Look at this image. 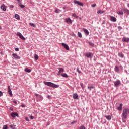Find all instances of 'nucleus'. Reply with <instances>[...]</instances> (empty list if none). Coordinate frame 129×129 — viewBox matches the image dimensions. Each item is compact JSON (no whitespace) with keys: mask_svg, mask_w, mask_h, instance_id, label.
<instances>
[{"mask_svg":"<svg viewBox=\"0 0 129 129\" xmlns=\"http://www.w3.org/2000/svg\"><path fill=\"white\" fill-rule=\"evenodd\" d=\"M43 83L45 85L49 86V87H53V88H58V87H59V85L54 84V83H52L51 82L44 81Z\"/></svg>","mask_w":129,"mask_h":129,"instance_id":"nucleus-1","label":"nucleus"},{"mask_svg":"<svg viewBox=\"0 0 129 129\" xmlns=\"http://www.w3.org/2000/svg\"><path fill=\"white\" fill-rule=\"evenodd\" d=\"M129 113V109L126 108L123 110L122 114V117L126 119L127 118V114Z\"/></svg>","mask_w":129,"mask_h":129,"instance_id":"nucleus-2","label":"nucleus"},{"mask_svg":"<svg viewBox=\"0 0 129 129\" xmlns=\"http://www.w3.org/2000/svg\"><path fill=\"white\" fill-rule=\"evenodd\" d=\"M85 56L89 59H92V57H93V54L91 52H88L85 54Z\"/></svg>","mask_w":129,"mask_h":129,"instance_id":"nucleus-3","label":"nucleus"},{"mask_svg":"<svg viewBox=\"0 0 129 129\" xmlns=\"http://www.w3.org/2000/svg\"><path fill=\"white\" fill-rule=\"evenodd\" d=\"M120 84H121V82H120V80H116L114 83V86L115 87H118Z\"/></svg>","mask_w":129,"mask_h":129,"instance_id":"nucleus-4","label":"nucleus"},{"mask_svg":"<svg viewBox=\"0 0 129 129\" xmlns=\"http://www.w3.org/2000/svg\"><path fill=\"white\" fill-rule=\"evenodd\" d=\"M17 36H18L20 38V39H21L22 40H26V38L23 36V35H22V34H21V33L20 32H17Z\"/></svg>","mask_w":129,"mask_h":129,"instance_id":"nucleus-5","label":"nucleus"},{"mask_svg":"<svg viewBox=\"0 0 129 129\" xmlns=\"http://www.w3.org/2000/svg\"><path fill=\"white\" fill-rule=\"evenodd\" d=\"M11 115L12 117H13V118H15L16 116H17V117H19V114L17 112H12Z\"/></svg>","mask_w":129,"mask_h":129,"instance_id":"nucleus-6","label":"nucleus"},{"mask_svg":"<svg viewBox=\"0 0 129 129\" xmlns=\"http://www.w3.org/2000/svg\"><path fill=\"white\" fill-rule=\"evenodd\" d=\"M61 45H62V46H63V47L64 48V49H66V50H67V51H69V50H70L69 46H68V45H67V44H66L65 43H62Z\"/></svg>","mask_w":129,"mask_h":129,"instance_id":"nucleus-7","label":"nucleus"},{"mask_svg":"<svg viewBox=\"0 0 129 129\" xmlns=\"http://www.w3.org/2000/svg\"><path fill=\"white\" fill-rule=\"evenodd\" d=\"M8 93L9 94V95H10V96L12 97L13 96V94L12 93V90H11V87H10V86H8Z\"/></svg>","mask_w":129,"mask_h":129,"instance_id":"nucleus-8","label":"nucleus"},{"mask_svg":"<svg viewBox=\"0 0 129 129\" xmlns=\"http://www.w3.org/2000/svg\"><path fill=\"white\" fill-rule=\"evenodd\" d=\"M65 22L66 23H69L70 24H72V21L70 18H66L65 19Z\"/></svg>","mask_w":129,"mask_h":129,"instance_id":"nucleus-9","label":"nucleus"},{"mask_svg":"<svg viewBox=\"0 0 129 129\" xmlns=\"http://www.w3.org/2000/svg\"><path fill=\"white\" fill-rule=\"evenodd\" d=\"M13 57H14V58H15V59H21V57H20V56H19L18 55H17V54L16 53H13L12 54Z\"/></svg>","mask_w":129,"mask_h":129,"instance_id":"nucleus-10","label":"nucleus"},{"mask_svg":"<svg viewBox=\"0 0 129 129\" xmlns=\"http://www.w3.org/2000/svg\"><path fill=\"white\" fill-rule=\"evenodd\" d=\"M123 42H125L126 43H128L129 42V38L127 37H123L122 38Z\"/></svg>","mask_w":129,"mask_h":129,"instance_id":"nucleus-11","label":"nucleus"},{"mask_svg":"<svg viewBox=\"0 0 129 129\" xmlns=\"http://www.w3.org/2000/svg\"><path fill=\"white\" fill-rule=\"evenodd\" d=\"M83 31H84V33L86 34V36H88V35H89V32L88 30H87V29L83 28Z\"/></svg>","mask_w":129,"mask_h":129,"instance_id":"nucleus-12","label":"nucleus"},{"mask_svg":"<svg viewBox=\"0 0 129 129\" xmlns=\"http://www.w3.org/2000/svg\"><path fill=\"white\" fill-rule=\"evenodd\" d=\"M122 106H123V104H122V103L120 104L118 107V110L121 111V110H122Z\"/></svg>","mask_w":129,"mask_h":129,"instance_id":"nucleus-13","label":"nucleus"},{"mask_svg":"<svg viewBox=\"0 0 129 129\" xmlns=\"http://www.w3.org/2000/svg\"><path fill=\"white\" fill-rule=\"evenodd\" d=\"M110 18L111 22H115L117 20L116 18L113 16H110Z\"/></svg>","mask_w":129,"mask_h":129,"instance_id":"nucleus-14","label":"nucleus"},{"mask_svg":"<svg viewBox=\"0 0 129 129\" xmlns=\"http://www.w3.org/2000/svg\"><path fill=\"white\" fill-rule=\"evenodd\" d=\"M1 9L4 11H6L7 10V9H6V6L5 5V4H3L1 6Z\"/></svg>","mask_w":129,"mask_h":129,"instance_id":"nucleus-15","label":"nucleus"},{"mask_svg":"<svg viewBox=\"0 0 129 129\" xmlns=\"http://www.w3.org/2000/svg\"><path fill=\"white\" fill-rule=\"evenodd\" d=\"M74 99H78V95L76 93H74L73 95Z\"/></svg>","mask_w":129,"mask_h":129,"instance_id":"nucleus-16","label":"nucleus"},{"mask_svg":"<svg viewBox=\"0 0 129 129\" xmlns=\"http://www.w3.org/2000/svg\"><path fill=\"white\" fill-rule=\"evenodd\" d=\"M24 71L25 72H27V73H30L31 71V69L28 68H26L24 69Z\"/></svg>","mask_w":129,"mask_h":129,"instance_id":"nucleus-17","label":"nucleus"},{"mask_svg":"<svg viewBox=\"0 0 129 129\" xmlns=\"http://www.w3.org/2000/svg\"><path fill=\"white\" fill-rule=\"evenodd\" d=\"M74 4H76L77 5H79V6H81V2H80L78 1L75 0L74 1Z\"/></svg>","mask_w":129,"mask_h":129,"instance_id":"nucleus-18","label":"nucleus"},{"mask_svg":"<svg viewBox=\"0 0 129 129\" xmlns=\"http://www.w3.org/2000/svg\"><path fill=\"white\" fill-rule=\"evenodd\" d=\"M58 71L59 72V73H63V72H64L65 70H64V69L62 68H58Z\"/></svg>","mask_w":129,"mask_h":129,"instance_id":"nucleus-19","label":"nucleus"},{"mask_svg":"<svg viewBox=\"0 0 129 129\" xmlns=\"http://www.w3.org/2000/svg\"><path fill=\"white\" fill-rule=\"evenodd\" d=\"M123 11L124 12V13H125V14H127V15H129V10L128 9L125 8V9H123Z\"/></svg>","mask_w":129,"mask_h":129,"instance_id":"nucleus-20","label":"nucleus"},{"mask_svg":"<svg viewBox=\"0 0 129 129\" xmlns=\"http://www.w3.org/2000/svg\"><path fill=\"white\" fill-rule=\"evenodd\" d=\"M104 13H105V11H103V10H98L97 11V14H104Z\"/></svg>","mask_w":129,"mask_h":129,"instance_id":"nucleus-21","label":"nucleus"},{"mask_svg":"<svg viewBox=\"0 0 129 129\" xmlns=\"http://www.w3.org/2000/svg\"><path fill=\"white\" fill-rule=\"evenodd\" d=\"M105 118L107 119L108 120H111V115H106L105 116Z\"/></svg>","mask_w":129,"mask_h":129,"instance_id":"nucleus-22","label":"nucleus"},{"mask_svg":"<svg viewBox=\"0 0 129 129\" xmlns=\"http://www.w3.org/2000/svg\"><path fill=\"white\" fill-rule=\"evenodd\" d=\"M61 76H62V77H65V78H68V76L66 73L61 74Z\"/></svg>","mask_w":129,"mask_h":129,"instance_id":"nucleus-23","label":"nucleus"},{"mask_svg":"<svg viewBox=\"0 0 129 129\" xmlns=\"http://www.w3.org/2000/svg\"><path fill=\"white\" fill-rule=\"evenodd\" d=\"M15 18L16 19V20H20V16H19L18 14L15 15Z\"/></svg>","mask_w":129,"mask_h":129,"instance_id":"nucleus-24","label":"nucleus"},{"mask_svg":"<svg viewBox=\"0 0 129 129\" xmlns=\"http://www.w3.org/2000/svg\"><path fill=\"white\" fill-rule=\"evenodd\" d=\"M115 71H116V72H118V71H119V68H118V67L117 66H115Z\"/></svg>","mask_w":129,"mask_h":129,"instance_id":"nucleus-25","label":"nucleus"},{"mask_svg":"<svg viewBox=\"0 0 129 129\" xmlns=\"http://www.w3.org/2000/svg\"><path fill=\"white\" fill-rule=\"evenodd\" d=\"M88 89H90V90H91V89H93V88H95V87L93 86H88Z\"/></svg>","mask_w":129,"mask_h":129,"instance_id":"nucleus-26","label":"nucleus"},{"mask_svg":"<svg viewBox=\"0 0 129 129\" xmlns=\"http://www.w3.org/2000/svg\"><path fill=\"white\" fill-rule=\"evenodd\" d=\"M30 26L31 27H33V28H35L36 27V25H35L34 23H29Z\"/></svg>","mask_w":129,"mask_h":129,"instance_id":"nucleus-27","label":"nucleus"},{"mask_svg":"<svg viewBox=\"0 0 129 129\" xmlns=\"http://www.w3.org/2000/svg\"><path fill=\"white\" fill-rule=\"evenodd\" d=\"M118 55L119 57H120V58H123L124 57L123 54L122 53H119Z\"/></svg>","mask_w":129,"mask_h":129,"instance_id":"nucleus-28","label":"nucleus"},{"mask_svg":"<svg viewBox=\"0 0 129 129\" xmlns=\"http://www.w3.org/2000/svg\"><path fill=\"white\" fill-rule=\"evenodd\" d=\"M38 98L39 100H40V101L43 100V97L42 96H41V95H40L39 96L38 98Z\"/></svg>","mask_w":129,"mask_h":129,"instance_id":"nucleus-29","label":"nucleus"},{"mask_svg":"<svg viewBox=\"0 0 129 129\" xmlns=\"http://www.w3.org/2000/svg\"><path fill=\"white\" fill-rule=\"evenodd\" d=\"M117 13L118 14V15H123V11H118Z\"/></svg>","mask_w":129,"mask_h":129,"instance_id":"nucleus-30","label":"nucleus"},{"mask_svg":"<svg viewBox=\"0 0 129 129\" xmlns=\"http://www.w3.org/2000/svg\"><path fill=\"white\" fill-rule=\"evenodd\" d=\"M10 127L11 129H15V126L14 125H10Z\"/></svg>","mask_w":129,"mask_h":129,"instance_id":"nucleus-31","label":"nucleus"},{"mask_svg":"<svg viewBox=\"0 0 129 129\" xmlns=\"http://www.w3.org/2000/svg\"><path fill=\"white\" fill-rule=\"evenodd\" d=\"M89 45H90V46H91L92 47H93L94 46V44H93V43L91 42H89Z\"/></svg>","mask_w":129,"mask_h":129,"instance_id":"nucleus-32","label":"nucleus"},{"mask_svg":"<svg viewBox=\"0 0 129 129\" xmlns=\"http://www.w3.org/2000/svg\"><path fill=\"white\" fill-rule=\"evenodd\" d=\"M3 129H8V125H4L3 127Z\"/></svg>","mask_w":129,"mask_h":129,"instance_id":"nucleus-33","label":"nucleus"},{"mask_svg":"<svg viewBox=\"0 0 129 129\" xmlns=\"http://www.w3.org/2000/svg\"><path fill=\"white\" fill-rule=\"evenodd\" d=\"M77 122V120H75L71 122V124H74L75 123H76Z\"/></svg>","mask_w":129,"mask_h":129,"instance_id":"nucleus-34","label":"nucleus"},{"mask_svg":"<svg viewBox=\"0 0 129 129\" xmlns=\"http://www.w3.org/2000/svg\"><path fill=\"white\" fill-rule=\"evenodd\" d=\"M35 60H38V59H39V56L37 55H35Z\"/></svg>","mask_w":129,"mask_h":129,"instance_id":"nucleus-35","label":"nucleus"},{"mask_svg":"<svg viewBox=\"0 0 129 129\" xmlns=\"http://www.w3.org/2000/svg\"><path fill=\"white\" fill-rule=\"evenodd\" d=\"M72 16H73V17H74L75 18H78L77 17V15H76V14H73Z\"/></svg>","mask_w":129,"mask_h":129,"instance_id":"nucleus-36","label":"nucleus"},{"mask_svg":"<svg viewBox=\"0 0 129 129\" xmlns=\"http://www.w3.org/2000/svg\"><path fill=\"white\" fill-rule=\"evenodd\" d=\"M19 6H20L21 8H25V5H24L19 4Z\"/></svg>","mask_w":129,"mask_h":129,"instance_id":"nucleus-37","label":"nucleus"},{"mask_svg":"<svg viewBox=\"0 0 129 129\" xmlns=\"http://www.w3.org/2000/svg\"><path fill=\"white\" fill-rule=\"evenodd\" d=\"M78 35L80 38H81V33L78 32Z\"/></svg>","mask_w":129,"mask_h":129,"instance_id":"nucleus-38","label":"nucleus"},{"mask_svg":"<svg viewBox=\"0 0 129 129\" xmlns=\"http://www.w3.org/2000/svg\"><path fill=\"white\" fill-rule=\"evenodd\" d=\"M77 71L78 72V73H81V72L80 71V70H79V68H77Z\"/></svg>","mask_w":129,"mask_h":129,"instance_id":"nucleus-39","label":"nucleus"},{"mask_svg":"<svg viewBox=\"0 0 129 129\" xmlns=\"http://www.w3.org/2000/svg\"><path fill=\"white\" fill-rule=\"evenodd\" d=\"M92 8H95V7H96V4H94L92 5Z\"/></svg>","mask_w":129,"mask_h":129,"instance_id":"nucleus-40","label":"nucleus"},{"mask_svg":"<svg viewBox=\"0 0 129 129\" xmlns=\"http://www.w3.org/2000/svg\"><path fill=\"white\" fill-rule=\"evenodd\" d=\"M29 118H30V119H34V116H29Z\"/></svg>","mask_w":129,"mask_h":129,"instance_id":"nucleus-41","label":"nucleus"},{"mask_svg":"<svg viewBox=\"0 0 129 129\" xmlns=\"http://www.w3.org/2000/svg\"><path fill=\"white\" fill-rule=\"evenodd\" d=\"M35 96H36V97L39 98V96H40V95L38 94H35Z\"/></svg>","mask_w":129,"mask_h":129,"instance_id":"nucleus-42","label":"nucleus"},{"mask_svg":"<svg viewBox=\"0 0 129 129\" xmlns=\"http://www.w3.org/2000/svg\"><path fill=\"white\" fill-rule=\"evenodd\" d=\"M25 120H26V121H30V120H29V118L28 117H26Z\"/></svg>","mask_w":129,"mask_h":129,"instance_id":"nucleus-43","label":"nucleus"},{"mask_svg":"<svg viewBox=\"0 0 129 129\" xmlns=\"http://www.w3.org/2000/svg\"><path fill=\"white\" fill-rule=\"evenodd\" d=\"M9 8H11V9H13V8H14L13 5H9Z\"/></svg>","mask_w":129,"mask_h":129,"instance_id":"nucleus-44","label":"nucleus"},{"mask_svg":"<svg viewBox=\"0 0 129 129\" xmlns=\"http://www.w3.org/2000/svg\"><path fill=\"white\" fill-rule=\"evenodd\" d=\"M15 50L16 51V52H19V48H16Z\"/></svg>","mask_w":129,"mask_h":129,"instance_id":"nucleus-45","label":"nucleus"},{"mask_svg":"<svg viewBox=\"0 0 129 129\" xmlns=\"http://www.w3.org/2000/svg\"><path fill=\"white\" fill-rule=\"evenodd\" d=\"M61 74V73H60L59 71H58V72L57 74V75H58V76H59V75Z\"/></svg>","mask_w":129,"mask_h":129,"instance_id":"nucleus-46","label":"nucleus"},{"mask_svg":"<svg viewBox=\"0 0 129 129\" xmlns=\"http://www.w3.org/2000/svg\"><path fill=\"white\" fill-rule=\"evenodd\" d=\"M3 96V92L0 91V97Z\"/></svg>","mask_w":129,"mask_h":129,"instance_id":"nucleus-47","label":"nucleus"},{"mask_svg":"<svg viewBox=\"0 0 129 129\" xmlns=\"http://www.w3.org/2000/svg\"><path fill=\"white\" fill-rule=\"evenodd\" d=\"M118 29L119 30H121V29H122V28L121 27V26H119V27H118Z\"/></svg>","mask_w":129,"mask_h":129,"instance_id":"nucleus-48","label":"nucleus"},{"mask_svg":"<svg viewBox=\"0 0 129 129\" xmlns=\"http://www.w3.org/2000/svg\"><path fill=\"white\" fill-rule=\"evenodd\" d=\"M81 129H86V128L84 126H81Z\"/></svg>","mask_w":129,"mask_h":129,"instance_id":"nucleus-49","label":"nucleus"},{"mask_svg":"<svg viewBox=\"0 0 129 129\" xmlns=\"http://www.w3.org/2000/svg\"><path fill=\"white\" fill-rule=\"evenodd\" d=\"M26 106H25V105L24 104H22L21 105V107H25Z\"/></svg>","mask_w":129,"mask_h":129,"instance_id":"nucleus-50","label":"nucleus"},{"mask_svg":"<svg viewBox=\"0 0 129 129\" xmlns=\"http://www.w3.org/2000/svg\"><path fill=\"white\" fill-rule=\"evenodd\" d=\"M55 12V13H59V11H58V10L56 9Z\"/></svg>","mask_w":129,"mask_h":129,"instance_id":"nucleus-51","label":"nucleus"},{"mask_svg":"<svg viewBox=\"0 0 129 129\" xmlns=\"http://www.w3.org/2000/svg\"><path fill=\"white\" fill-rule=\"evenodd\" d=\"M14 103H15V104H17V101H13Z\"/></svg>","mask_w":129,"mask_h":129,"instance_id":"nucleus-52","label":"nucleus"},{"mask_svg":"<svg viewBox=\"0 0 129 129\" xmlns=\"http://www.w3.org/2000/svg\"><path fill=\"white\" fill-rule=\"evenodd\" d=\"M83 6V3H81V6Z\"/></svg>","mask_w":129,"mask_h":129,"instance_id":"nucleus-53","label":"nucleus"},{"mask_svg":"<svg viewBox=\"0 0 129 129\" xmlns=\"http://www.w3.org/2000/svg\"><path fill=\"white\" fill-rule=\"evenodd\" d=\"M0 30H2V26H0Z\"/></svg>","mask_w":129,"mask_h":129,"instance_id":"nucleus-54","label":"nucleus"},{"mask_svg":"<svg viewBox=\"0 0 129 129\" xmlns=\"http://www.w3.org/2000/svg\"><path fill=\"white\" fill-rule=\"evenodd\" d=\"M48 98H50V96H48Z\"/></svg>","mask_w":129,"mask_h":129,"instance_id":"nucleus-55","label":"nucleus"},{"mask_svg":"<svg viewBox=\"0 0 129 129\" xmlns=\"http://www.w3.org/2000/svg\"><path fill=\"white\" fill-rule=\"evenodd\" d=\"M10 110H11V111H13V109H11Z\"/></svg>","mask_w":129,"mask_h":129,"instance_id":"nucleus-56","label":"nucleus"},{"mask_svg":"<svg viewBox=\"0 0 129 129\" xmlns=\"http://www.w3.org/2000/svg\"><path fill=\"white\" fill-rule=\"evenodd\" d=\"M127 6H128V8H129V3L127 4Z\"/></svg>","mask_w":129,"mask_h":129,"instance_id":"nucleus-57","label":"nucleus"},{"mask_svg":"<svg viewBox=\"0 0 129 129\" xmlns=\"http://www.w3.org/2000/svg\"><path fill=\"white\" fill-rule=\"evenodd\" d=\"M21 0H17L18 2H20Z\"/></svg>","mask_w":129,"mask_h":129,"instance_id":"nucleus-58","label":"nucleus"},{"mask_svg":"<svg viewBox=\"0 0 129 129\" xmlns=\"http://www.w3.org/2000/svg\"><path fill=\"white\" fill-rule=\"evenodd\" d=\"M79 129H81V126H80V127H79Z\"/></svg>","mask_w":129,"mask_h":129,"instance_id":"nucleus-59","label":"nucleus"},{"mask_svg":"<svg viewBox=\"0 0 129 129\" xmlns=\"http://www.w3.org/2000/svg\"><path fill=\"white\" fill-rule=\"evenodd\" d=\"M80 85H81V83H80Z\"/></svg>","mask_w":129,"mask_h":129,"instance_id":"nucleus-60","label":"nucleus"}]
</instances>
